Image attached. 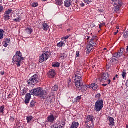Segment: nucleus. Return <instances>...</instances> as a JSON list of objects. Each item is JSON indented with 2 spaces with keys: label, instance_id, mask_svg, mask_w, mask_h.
Returning a JSON list of instances; mask_svg holds the SVG:
<instances>
[{
  "label": "nucleus",
  "instance_id": "obj_36",
  "mask_svg": "<svg viewBox=\"0 0 128 128\" xmlns=\"http://www.w3.org/2000/svg\"><path fill=\"white\" fill-rule=\"evenodd\" d=\"M38 6V2H34L32 4V8H36Z\"/></svg>",
  "mask_w": 128,
  "mask_h": 128
},
{
  "label": "nucleus",
  "instance_id": "obj_29",
  "mask_svg": "<svg viewBox=\"0 0 128 128\" xmlns=\"http://www.w3.org/2000/svg\"><path fill=\"white\" fill-rule=\"evenodd\" d=\"M61 128L64 127L66 126V120H62L60 122V125H59Z\"/></svg>",
  "mask_w": 128,
  "mask_h": 128
},
{
  "label": "nucleus",
  "instance_id": "obj_26",
  "mask_svg": "<svg viewBox=\"0 0 128 128\" xmlns=\"http://www.w3.org/2000/svg\"><path fill=\"white\" fill-rule=\"evenodd\" d=\"M62 0H56V6H61L62 5Z\"/></svg>",
  "mask_w": 128,
  "mask_h": 128
},
{
  "label": "nucleus",
  "instance_id": "obj_22",
  "mask_svg": "<svg viewBox=\"0 0 128 128\" xmlns=\"http://www.w3.org/2000/svg\"><path fill=\"white\" fill-rule=\"evenodd\" d=\"M52 66L53 68H60V63L55 62L52 63Z\"/></svg>",
  "mask_w": 128,
  "mask_h": 128
},
{
  "label": "nucleus",
  "instance_id": "obj_2",
  "mask_svg": "<svg viewBox=\"0 0 128 128\" xmlns=\"http://www.w3.org/2000/svg\"><path fill=\"white\" fill-rule=\"evenodd\" d=\"M23 60H24V58L22 57V54L20 52L18 51L13 56L12 62L16 64L18 68H20Z\"/></svg>",
  "mask_w": 128,
  "mask_h": 128
},
{
  "label": "nucleus",
  "instance_id": "obj_54",
  "mask_svg": "<svg viewBox=\"0 0 128 128\" xmlns=\"http://www.w3.org/2000/svg\"><path fill=\"white\" fill-rule=\"evenodd\" d=\"M8 43H6L5 42L4 45V48H8Z\"/></svg>",
  "mask_w": 128,
  "mask_h": 128
},
{
  "label": "nucleus",
  "instance_id": "obj_12",
  "mask_svg": "<svg viewBox=\"0 0 128 128\" xmlns=\"http://www.w3.org/2000/svg\"><path fill=\"white\" fill-rule=\"evenodd\" d=\"M98 42V38H96V36H92V39L89 42V44H92L93 46L96 44V42Z\"/></svg>",
  "mask_w": 128,
  "mask_h": 128
},
{
  "label": "nucleus",
  "instance_id": "obj_27",
  "mask_svg": "<svg viewBox=\"0 0 128 128\" xmlns=\"http://www.w3.org/2000/svg\"><path fill=\"white\" fill-rule=\"evenodd\" d=\"M58 85H54L52 88V92H58Z\"/></svg>",
  "mask_w": 128,
  "mask_h": 128
},
{
  "label": "nucleus",
  "instance_id": "obj_23",
  "mask_svg": "<svg viewBox=\"0 0 128 128\" xmlns=\"http://www.w3.org/2000/svg\"><path fill=\"white\" fill-rule=\"evenodd\" d=\"M57 46L60 48L62 47L64 48V46H66V44L63 42H60L57 44Z\"/></svg>",
  "mask_w": 128,
  "mask_h": 128
},
{
  "label": "nucleus",
  "instance_id": "obj_50",
  "mask_svg": "<svg viewBox=\"0 0 128 128\" xmlns=\"http://www.w3.org/2000/svg\"><path fill=\"white\" fill-rule=\"evenodd\" d=\"M124 48H121L120 52L122 53V54H124Z\"/></svg>",
  "mask_w": 128,
  "mask_h": 128
},
{
  "label": "nucleus",
  "instance_id": "obj_3",
  "mask_svg": "<svg viewBox=\"0 0 128 128\" xmlns=\"http://www.w3.org/2000/svg\"><path fill=\"white\" fill-rule=\"evenodd\" d=\"M52 56V53L50 52L44 51L40 56L39 58V62L40 64H42L44 62H46L50 56Z\"/></svg>",
  "mask_w": 128,
  "mask_h": 128
},
{
  "label": "nucleus",
  "instance_id": "obj_10",
  "mask_svg": "<svg viewBox=\"0 0 128 128\" xmlns=\"http://www.w3.org/2000/svg\"><path fill=\"white\" fill-rule=\"evenodd\" d=\"M112 2H114V6L121 8L122 6L124 3L122 0H111Z\"/></svg>",
  "mask_w": 128,
  "mask_h": 128
},
{
  "label": "nucleus",
  "instance_id": "obj_62",
  "mask_svg": "<svg viewBox=\"0 0 128 128\" xmlns=\"http://www.w3.org/2000/svg\"><path fill=\"white\" fill-rule=\"evenodd\" d=\"M118 34V30L116 32H114V36H116V34Z\"/></svg>",
  "mask_w": 128,
  "mask_h": 128
},
{
  "label": "nucleus",
  "instance_id": "obj_61",
  "mask_svg": "<svg viewBox=\"0 0 128 128\" xmlns=\"http://www.w3.org/2000/svg\"><path fill=\"white\" fill-rule=\"evenodd\" d=\"M0 74H1V76H4V72H0Z\"/></svg>",
  "mask_w": 128,
  "mask_h": 128
},
{
  "label": "nucleus",
  "instance_id": "obj_5",
  "mask_svg": "<svg viewBox=\"0 0 128 128\" xmlns=\"http://www.w3.org/2000/svg\"><path fill=\"white\" fill-rule=\"evenodd\" d=\"M40 82V78L37 74H34L28 80V84L29 86H34Z\"/></svg>",
  "mask_w": 128,
  "mask_h": 128
},
{
  "label": "nucleus",
  "instance_id": "obj_14",
  "mask_svg": "<svg viewBox=\"0 0 128 128\" xmlns=\"http://www.w3.org/2000/svg\"><path fill=\"white\" fill-rule=\"evenodd\" d=\"M86 54H90L92 52V50H94V45L88 44L86 46Z\"/></svg>",
  "mask_w": 128,
  "mask_h": 128
},
{
  "label": "nucleus",
  "instance_id": "obj_47",
  "mask_svg": "<svg viewBox=\"0 0 128 128\" xmlns=\"http://www.w3.org/2000/svg\"><path fill=\"white\" fill-rule=\"evenodd\" d=\"M116 62V59L114 58H112L110 60V62Z\"/></svg>",
  "mask_w": 128,
  "mask_h": 128
},
{
  "label": "nucleus",
  "instance_id": "obj_49",
  "mask_svg": "<svg viewBox=\"0 0 128 128\" xmlns=\"http://www.w3.org/2000/svg\"><path fill=\"white\" fill-rule=\"evenodd\" d=\"M71 84H72V80H70L68 81V88H70Z\"/></svg>",
  "mask_w": 128,
  "mask_h": 128
},
{
  "label": "nucleus",
  "instance_id": "obj_43",
  "mask_svg": "<svg viewBox=\"0 0 128 128\" xmlns=\"http://www.w3.org/2000/svg\"><path fill=\"white\" fill-rule=\"evenodd\" d=\"M4 42L6 44H10V39L6 38Z\"/></svg>",
  "mask_w": 128,
  "mask_h": 128
},
{
  "label": "nucleus",
  "instance_id": "obj_13",
  "mask_svg": "<svg viewBox=\"0 0 128 128\" xmlns=\"http://www.w3.org/2000/svg\"><path fill=\"white\" fill-rule=\"evenodd\" d=\"M110 74L108 72L103 73L102 74V80H100V82H104V80H108V78H110Z\"/></svg>",
  "mask_w": 128,
  "mask_h": 128
},
{
  "label": "nucleus",
  "instance_id": "obj_63",
  "mask_svg": "<svg viewBox=\"0 0 128 128\" xmlns=\"http://www.w3.org/2000/svg\"><path fill=\"white\" fill-rule=\"evenodd\" d=\"M108 86V84H102V86Z\"/></svg>",
  "mask_w": 128,
  "mask_h": 128
},
{
  "label": "nucleus",
  "instance_id": "obj_17",
  "mask_svg": "<svg viewBox=\"0 0 128 128\" xmlns=\"http://www.w3.org/2000/svg\"><path fill=\"white\" fill-rule=\"evenodd\" d=\"M80 100H82V96H78L74 99V100L72 101V102L74 104H76L80 102Z\"/></svg>",
  "mask_w": 128,
  "mask_h": 128
},
{
  "label": "nucleus",
  "instance_id": "obj_24",
  "mask_svg": "<svg viewBox=\"0 0 128 128\" xmlns=\"http://www.w3.org/2000/svg\"><path fill=\"white\" fill-rule=\"evenodd\" d=\"M54 115H50L48 117V121L50 122H52L54 121Z\"/></svg>",
  "mask_w": 128,
  "mask_h": 128
},
{
  "label": "nucleus",
  "instance_id": "obj_52",
  "mask_svg": "<svg viewBox=\"0 0 128 128\" xmlns=\"http://www.w3.org/2000/svg\"><path fill=\"white\" fill-rule=\"evenodd\" d=\"M99 12H104V10L102 9H98V10Z\"/></svg>",
  "mask_w": 128,
  "mask_h": 128
},
{
  "label": "nucleus",
  "instance_id": "obj_31",
  "mask_svg": "<svg viewBox=\"0 0 128 128\" xmlns=\"http://www.w3.org/2000/svg\"><path fill=\"white\" fill-rule=\"evenodd\" d=\"M120 10V7H118V6H115L114 12H118Z\"/></svg>",
  "mask_w": 128,
  "mask_h": 128
},
{
  "label": "nucleus",
  "instance_id": "obj_30",
  "mask_svg": "<svg viewBox=\"0 0 128 128\" xmlns=\"http://www.w3.org/2000/svg\"><path fill=\"white\" fill-rule=\"evenodd\" d=\"M122 76L123 78H126V70H123Z\"/></svg>",
  "mask_w": 128,
  "mask_h": 128
},
{
  "label": "nucleus",
  "instance_id": "obj_64",
  "mask_svg": "<svg viewBox=\"0 0 128 128\" xmlns=\"http://www.w3.org/2000/svg\"><path fill=\"white\" fill-rule=\"evenodd\" d=\"M86 128H91L88 125L86 126Z\"/></svg>",
  "mask_w": 128,
  "mask_h": 128
},
{
  "label": "nucleus",
  "instance_id": "obj_35",
  "mask_svg": "<svg viewBox=\"0 0 128 128\" xmlns=\"http://www.w3.org/2000/svg\"><path fill=\"white\" fill-rule=\"evenodd\" d=\"M26 120H27L28 122H30L32 120V116H27Z\"/></svg>",
  "mask_w": 128,
  "mask_h": 128
},
{
  "label": "nucleus",
  "instance_id": "obj_55",
  "mask_svg": "<svg viewBox=\"0 0 128 128\" xmlns=\"http://www.w3.org/2000/svg\"><path fill=\"white\" fill-rule=\"evenodd\" d=\"M12 98V95L11 94H10L8 97V98L10 99V98Z\"/></svg>",
  "mask_w": 128,
  "mask_h": 128
},
{
  "label": "nucleus",
  "instance_id": "obj_28",
  "mask_svg": "<svg viewBox=\"0 0 128 128\" xmlns=\"http://www.w3.org/2000/svg\"><path fill=\"white\" fill-rule=\"evenodd\" d=\"M36 100H32L30 104V106L31 108H34L36 106Z\"/></svg>",
  "mask_w": 128,
  "mask_h": 128
},
{
  "label": "nucleus",
  "instance_id": "obj_20",
  "mask_svg": "<svg viewBox=\"0 0 128 128\" xmlns=\"http://www.w3.org/2000/svg\"><path fill=\"white\" fill-rule=\"evenodd\" d=\"M109 126H114V119L112 118H109Z\"/></svg>",
  "mask_w": 128,
  "mask_h": 128
},
{
  "label": "nucleus",
  "instance_id": "obj_38",
  "mask_svg": "<svg viewBox=\"0 0 128 128\" xmlns=\"http://www.w3.org/2000/svg\"><path fill=\"white\" fill-rule=\"evenodd\" d=\"M122 53H120V52H118V53H117V56H118V58H120L121 56H122Z\"/></svg>",
  "mask_w": 128,
  "mask_h": 128
},
{
  "label": "nucleus",
  "instance_id": "obj_59",
  "mask_svg": "<svg viewBox=\"0 0 128 128\" xmlns=\"http://www.w3.org/2000/svg\"><path fill=\"white\" fill-rule=\"evenodd\" d=\"M61 58H63V60H64V58H66V56H64V54H62L61 56H60Z\"/></svg>",
  "mask_w": 128,
  "mask_h": 128
},
{
  "label": "nucleus",
  "instance_id": "obj_19",
  "mask_svg": "<svg viewBox=\"0 0 128 128\" xmlns=\"http://www.w3.org/2000/svg\"><path fill=\"white\" fill-rule=\"evenodd\" d=\"M72 6V0H66L64 2V6L70 8Z\"/></svg>",
  "mask_w": 128,
  "mask_h": 128
},
{
  "label": "nucleus",
  "instance_id": "obj_48",
  "mask_svg": "<svg viewBox=\"0 0 128 128\" xmlns=\"http://www.w3.org/2000/svg\"><path fill=\"white\" fill-rule=\"evenodd\" d=\"M112 58H118V53H115L114 54H112Z\"/></svg>",
  "mask_w": 128,
  "mask_h": 128
},
{
  "label": "nucleus",
  "instance_id": "obj_39",
  "mask_svg": "<svg viewBox=\"0 0 128 128\" xmlns=\"http://www.w3.org/2000/svg\"><path fill=\"white\" fill-rule=\"evenodd\" d=\"M70 36H67L64 37H62V40H68V38H69Z\"/></svg>",
  "mask_w": 128,
  "mask_h": 128
},
{
  "label": "nucleus",
  "instance_id": "obj_41",
  "mask_svg": "<svg viewBox=\"0 0 128 128\" xmlns=\"http://www.w3.org/2000/svg\"><path fill=\"white\" fill-rule=\"evenodd\" d=\"M80 72L79 71H77L76 74L75 75V76H80Z\"/></svg>",
  "mask_w": 128,
  "mask_h": 128
},
{
  "label": "nucleus",
  "instance_id": "obj_46",
  "mask_svg": "<svg viewBox=\"0 0 128 128\" xmlns=\"http://www.w3.org/2000/svg\"><path fill=\"white\" fill-rule=\"evenodd\" d=\"M104 26H106V24L102 23L99 25V28H100V30H101L102 27Z\"/></svg>",
  "mask_w": 128,
  "mask_h": 128
},
{
  "label": "nucleus",
  "instance_id": "obj_58",
  "mask_svg": "<svg viewBox=\"0 0 128 128\" xmlns=\"http://www.w3.org/2000/svg\"><path fill=\"white\" fill-rule=\"evenodd\" d=\"M80 6H81V8H84V6H86V4H84L82 3L81 4H80Z\"/></svg>",
  "mask_w": 128,
  "mask_h": 128
},
{
  "label": "nucleus",
  "instance_id": "obj_56",
  "mask_svg": "<svg viewBox=\"0 0 128 128\" xmlns=\"http://www.w3.org/2000/svg\"><path fill=\"white\" fill-rule=\"evenodd\" d=\"M106 82H108V84H110V82H112V80H110L108 79V81H106Z\"/></svg>",
  "mask_w": 128,
  "mask_h": 128
},
{
  "label": "nucleus",
  "instance_id": "obj_4",
  "mask_svg": "<svg viewBox=\"0 0 128 128\" xmlns=\"http://www.w3.org/2000/svg\"><path fill=\"white\" fill-rule=\"evenodd\" d=\"M104 108V100H98L96 101L95 104L94 110L98 112Z\"/></svg>",
  "mask_w": 128,
  "mask_h": 128
},
{
  "label": "nucleus",
  "instance_id": "obj_44",
  "mask_svg": "<svg viewBox=\"0 0 128 128\" xmlns=\"http://www.w3.org/2000/svg\"><path fill=\"white\" fill-rule=\"evenodd\" d=\"M26 94V89H24L22 90V96H24V94Z\"/></svg>",
  "mask_w": 128,
  "mask_h": 128
},
{
  "label": "nucleus",
  "instance_id": "obj_8",
  "mask_svg": "<svg viewBox=\"0 0 128 128\" xmlns=\"http://www.w3.org/2000/svg\"><path fill=\"white\" fill-rule=\"evenodd\" d=\"M75 82L76 86H80V84H82V78L80 76H75V77L73 78Z\"/></svg>",
  "mask_w": 128,
  "mask_h": 128
},
{
  "label": "nucleus",
  "instance_id": "obj_57",
  "mask_svg": "<svg viewBox=\"0 0 128 128\" xmlns=\"http://www.w3.org/2000/svg\"><path fill=\"white\" fill-rule=\"evenodd\" d=\"M18 19H19V20H20V21L22 20V17L20 16H18Z\"/></svg>",
  "mask_w": 128,
  "mask_h": 128
},
{
  "label": "nucleus",
  "instance_id": "obj_32",
  "mask_svg": "<svg viewBox=\"0 0 128 128\" xmlns=\"http://www.w3.org/2000/svg\"><path fill=\"white\" fill-rule=\"evenodd\" d=\"M84 2L87 4H90L91 2H92V0H84Z\"/></svg>",
  "mask_w": 128,
  "mask_h": 128
},
{
  "label": "nucleus",
  "instance_id": "obj_21",
  "mask_svg": "<svg viewBox=\"0 0 128 128\" xmlns=\"http://www.w3.org/2000/svg\"><path fill=\"white\" fill-rule=\"evenodd\" d=\"M25 32L28 34H32L34 31L32 30V28H28L25 30Z\"/></svg>",
  "mask_w": 128,
  "mask_h": 128
},
{
  "label": "nucleus",
  "instance_id": "obj_40",
  "mask_svg": "<svg viewBox=\"0 0 128 128\" xmlns=\"http://www.w3.org/2000/svg\"><path fill=\"white\" fill-rule=\"evenodd\" d=\"M13 20L15 22H20V20L18 18L13 19Z\"/></svg>",
  "mask_w": 128,
  "mask_h": 128
},
{
  "label": "nucleus",
  "instance_id": "obj_45",
  "mask_svg": "<svg viewBox=\"0 0 128 128\" xmlns=\"http://www.w3.org/2000/svg\"><path fill=\"white\" fill-rule=\"evenodd\" d=\"M102 95H100V94H98L96 96V98H100V96Z\"/></svg>",
  "mask_w": 128,
  "mask_h": 128
},
{
  "label": "nucleus",
  "instance_id": "obj_9",
  "mask_svg": "<svg viewBox=\"0 0 128 128\" xmlns=\"http://www.w3.org/2000/svg\"><path fill=\"white\" fill-rule=\"evenodd\" d=\"M48 76L49 78H54L56 76V72L54 70L51 69L48 72Z\"/></svg>",
  "mask_w": 128,
  "mask_h": 128
},
{
  "label": "nucleus",
  "instance_id": "obj_11",
  "mask_svg": "<svg viewBox=\"0 0 128 128\" xmlns=\"http://www.w3.org/2000/svg\"><path fill=\"white\" fill-rule=\"evenodd\" d=\"M38 22V24H41V26H42L45 32H48V28H50V26H48V24L42 22V21H39Z\"/></svg>",
  "mask_w": 128,
  "mask_h": 128
},
{
  "label": "nucleus",
  "instance_id": "obj_51",
  "mask_svg": "<svg viewBox=\"0 0 128 128\" xmlns=\"http://www.w3.org/2000/svg\"><path fill=\"white\" fill-rule=\"evenodd\" d=\"M54 94H52V97L51 96H49L50 100H52V98H54Z\"/></svg>",
  "mask_w": 128,
  "mask_h": 128
},
{
  "label": "nucleus",
  "instance_id": "obj_60",
  "mask_svg": "<svg viewBox=\"0 0 128 128\" xmlns=\"http://www.w3.org/2000/svg\"><path fill=\"white\" fill-rule=\"evenodd\" d=\"M59 28H62V24L58 25Z\"/></svg>",
  "mask_w": 128,
  "mask_h": 128
},
{
  "label": "nucleus",
  "instance_id": "obj_34",
  "mask_svg": "<svg viewBox=\"0 0 128 128\" xmlns=\"http://www.w3.org/2000/svg\"><path fill=\"white\" fill-rule=\"evenodd\" d=\"M64 118H69L70 116V112H66V114L64 113Z\"/></svg>",
  "mask_w": 128,
  "mask_h": 128
},
{
  "label": "nucleus",
  "instance_id": "obj_42",
  "mask_svg": "<svg viewBox=\"0 0 128 128\" xmlns=\"http://www.w3.org/2000/svg\"><path fill=\"white\" fill-rule=\"evenodd\" d=\"M4 10V6L0 4V12H2Z\"/></svg>",
  "mask_w": 128,
  "mask_h": 128
},
{
  "label": "nucleus",
  "instance_id": "obj_25",
  "mask_svg": "<svg viewBox=\"0 0 128 128\" xmlns=\"http://www.w3.org/2000/svg\"><path fill=\"white\" fill-rule=\"evenodd\" d=\"M4 31L2 29H0V40L4 38Z\"/></svg>",
  "mask_w": 128,
  "mask_h": 128
},
{
  "label": "nucleus",
  "instance_id": "obj_7",
  "mask_svg": "<svg viewBox=\"0 0 128 128\" xmlns=\"http://www.w3.org/2000/svg\"><path fill=\"white\" fill-rule=\"evenodd\" d=\"M88 86L84 85V83H81L80 85H78L76 88L78 90H81L82 92H84L88 90Z\"/></svg>",
  "mask_w": 128,
  "mask_h": 128
},
{
  "label": "nucleus",
  "instance_id": "obj_6",
  "mask_svg": "<svg viewBox=\"0 0 128 128\" xmlns=\"http://www.w3.org/2000/svg\"><path fill=\"white\" fill-rule=\"evenodd\" d=\"M12 14V9H8L6 11L4 12V19L5 22H8L10 20V14Z\"/></svg>",
  "mask_w": 128,
  "mask_h": 128
},
{
  "label": "nucleus",
  "instance_id": "obj_53",
  "mask_svg": "<svg viewBox=\"0 0 128 128\" xmlns=\"http://www.w3.org/2000/svg\"><path fill=\"white\" fill-rule=\"evenodd\" d=\"M76 55L77 58H78V56H80V52L77 51L76 52Z\"/></svg>",
  "mask_w": 128,
  "mask_h": 128
},
{
  "label": "nucleus",
  "instance_id": "obj_1",
  "mask_svg": "<svg viewBox=\"0 0 128 128\" xmlns=\"http://www.w3.org/2000/svg\"><path fill=\"white\" fill-rule=\"evenodd\" d=\"M30 94H27L25 96L24 102L26 104H28L30 100H32V96H40L42 100H46L48 97V92L45 90H43L42 88L38 87L36 88H34L30 92Z\"/></svg>",
  "mask_w": 128,
  "mask_h": 128
},
{
  "label": "nucleus",
  "instance_id": "obj_33",
  "mask_svg": "<svg viewBox=\"0 0 128 128\" xmlns=\"http://www.w3.org/2000/svg\"><path fill=\"white\" fill-rule=\"evenodd\" d=\"M4 106H0V112H4Z\"/></svg>",
  "mask_w": 128,
  "mask_h": 128
},
{
  "label": "nucleus",
  "instance_id": "obj_37",
  "mask_svg": "<svg viewBox=\"0 0 128 128\" xmlns=\"http://www.w3.org/2000/svg\"><path fill=\"white\" fill-rule=\"evenodd\" d=\"M124 38H128V32H126L124 34Z\"/></svg>",
  "mask_w": 128,
  "mask_h": 128
},
{
  "label": "nucleus",
  "instance_id": "obj_15",
  "mask_svg": "<svg viewBox=\"0 0 128 128\" xmlns=\"http://www.w3.org/2000/svg\"><path fill=\"white\" fill-rule=\"evenodd\" d=\"M98 88V84H96V83H93L92 84L88 86V88H92L94 90H96Z\"/></svg>",
  "mask_w": 128,
  "mask_h": 128
},
{
  "label": "nucleus",
  "instance_id": "obj_16",
  "mask_svg": "<svg viewBox=\"0 0 128 128\" xmlns=\"http://www.w3.org/2000/svg\"><path fill=\"white\" fill-rule=\"evenodd\" d=\"M94 116H92V115H88L86 118V120L88 122H91L92 123L94 122Z\"/></svg>",
  "mask_w": 128,
  "mask_h": 128
},
{
  "label": "nucleus",
  "instance_id": "obj_18",
  "mask_svg": "<svg viewBox=\"0 0 128 128\" xmlns=\"http://www.w3.org/2000/svg\"><path fill=\"white\" fill-rule=\"evenodd\" d=\"M79 126V122H74L70 126V128H78Z\"/></svg>",
  "mask_w": 128,
  "mask_h": 128
}]
</instances>
